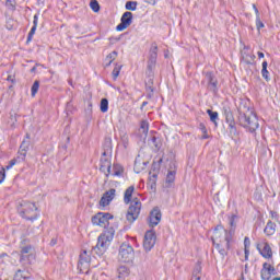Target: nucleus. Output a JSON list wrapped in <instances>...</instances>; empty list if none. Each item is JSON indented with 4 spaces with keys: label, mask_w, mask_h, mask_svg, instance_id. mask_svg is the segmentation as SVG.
<instances>
[{
    "label": "nucleus",
    "mask_w": 280,
    "mask_h": 280,
    "mask_svg": "<svg viewBox=\"0 0 280 280\" xmlns=\"http://www.w3.org/2000/svg\"><path fill=\"white\" fill-rule=\"evenodd\" d=\"M115 237V229L109 228L105 230L97 238V244L92 248V255H97L102 257L106 250H108V246H110V242H113Z\"/></svg>",
    "instance_id": "obj_3"
},
{
    "label": "nucleus",
    "mask_w": 280,
    "mask_h": 280,
    "mask_svg": "<svg viewBox=\"0 0 280 280\" xmlns=\"http://www.w3.org/2000/svg\"><path fill=\"white\" fill-rule=\"evenodd\" d=\"M165 58H167V55H165Z\"/></svg>",
    "instance_id": "obj_58"
},
{
    "label": "nucleus",
    "mask_w": 280,
    "mask_h": 280,
    "mask_svg": "<svg viewBox=\"0 0 280 280\" xmlns=\"http://www.w3.org/2000/svg\"><path fill=\"white\" fill-rule=\"evenodd\" d=\"M211 240L221 257H226L229 248H231V237H229V232H226L224 226L218 225L213 231Z\"/></svg>",
    "instance_id": "obj_2"
},
{
    "label": "nucleus",
    "mask_w": 280,
    "mask_h": 280,
    "mask_svg": "<svg viewBox=\"0 0 280 280\" xmlns=\"http://www.w3.org/2000/svg\"><path fill=\"white\" fill-rule=\"evenodd\" d=\"M39 86H40V83H39L38 81H35V82L33 83L32 89H31V91H32V96H33V97H35L36 94L38 93Z\"/></svg>",
    "instance_id": "obj_39"
},
{
    "label": "nucleus",
    "mask_w": 280,
    "mask_h": 280,
    "mask_svg": "<svg viewBox=\"0 0 280 280\" xmlns=\"http://www.w3.org/2000/svg\"><path fill=\"white\" fill-rule=\"evenodd\" d=\"M12 259H14V261H11V264H16V259H20V261H28L30 264V259H34V254H32V246L22 247L21 256L19 253H13Z\"/></svg>",
    "instance_id": "obj_9"
},
{
    "label": "nucleus",
    "mask_w": 280,
    "mask_h": 280,
    "mask_svg": "<svg viewBox=\"0 0 280 280\" xmlns=\"http://www.w3.org/2000/svg\"><path fill=\"white\" fill-rule=\"evenodd\" d=\"M236 226H237V215H232L230 218V234L235 233Z\"/></svg>",
    "instance_id": "obj_29"
},
{
    "label": "nucleus",
    "mask_w": 280,
    "mask_h": 280,
    "mask_svg": "<svg viewBox=\"0 0 280 280\" xmlns=\"http://www.w3.org/2000/svg\"><path fill=\"white\" fill-rule=\"evenodd\" d=\"M120 23L117 25V32H124V30H128L130 25H132V12H125L120 19Z\"/></svg>",
    "instance_id": "obj_12"
},
{
    "label": "nucleus",
    "mask_w": 280,
    "mask_h": 280,
    "mask_svg": "<svg viewBox=\"0 0 280 280\" xmlns=\"http://www.w3.org/2000/svg\"><path fill=\"white\" fill-rule=\"evenodd\" d=\"M31 71H32V73H34V71H36V67H33V68L31 69Z\"/></svg>",
    "instance_id": "obj_53"
},
{
    "label": "nucleus",
    "mask_w": 280,
    "mask_h": 280,
    "mask_svg": "<svg viewBox=\"0 0 280 280\" xmlns=\"http://www.w3.org/2000/svg\"><path fill=\"white\" fill-rule=\"evenodd\" d=\"M254 12H255V14H256V19H260V18H259V9H256Z\"/></svg>",
    "instance_id": "obj_48"
},
{
    "label": "nucleus",
    "mask_w": 280,
    "mask_h": 280,
    "mask_svg": "<svg viewBox=\"0 0 280 280\" xmlns=\"http://www.w3.org/2000/svg\"><path fill=\"white\" fill-rule=\"evenodd\" d=\"M199 129L202 132L201 139H209V133L207 132V127L205 126V124H200Z\"/></svg>",
    "instance_id": "obj_41"
},
{
    "label": "nucleus",
    "mask_w": 280,
    "mask_h": 280,
    "mask_svg": "<svg viewBox=\"0 0 280 280\" xmlns=\"http://www.w3.org/2000/svg\"><path fill=\"white\" fill-rule=\"evenodd\" d=\"M145 162H141V156L138 155V158L135 161V171L137 172V174H139L140 170H145Z\"/></svg>",
    "instance_id": "obj_26"
},
{
    "label": "nucleus",
    "mask_w": 280,
    "mask_h": 280,
    "mask_svg": "<svg viewBox=\"0 0 280 280\" xmlns=\"http://www.w3.org/2000/svg\"><path fill=\"white\" fill-rule=\"evenodd\" d=\"M101 113H108V100L102 98L101 101Z\"/></svg>",
    "instance_id": "obj_36"
},
{
    "label": "nucleus",
    "mask_w": 280,
    "mask_h": 280,
    "mask_svg": "<svg viewBox=\"0 0 280 280\" xmlns=\"http://www.w3.org/2000/svg\"><path fill=\"white\" fill-rule=\"evenodd\" d=\"M159 58V45L156 43L151 44L149 50V57L147 61V69L149 73H152L156 69V59Z\"/></svg>",
    "instance_id": "obj_7"
},
{
    "label": "nucleus",
    "mask_w": 280,
    "mask_h": 280,
    "mask_svg": "<svg viewBox=\"0 0 280 280\" xmlns=\"http://www.w3.org/2000/svg\"><path fill=\"white\" fill-rule=\"evenodd\" d=\"M12 27H14V20H9L7 22V28L12 30Z\"/></svg>",
    "instance_id": "obj_47"
},
{
    "label": "nucleus",
    "mask_w": 280,
    "mask_h": 280,
    "mask_svg": "<svg viewBox=\"0 0 280 280\" xmlns=\"http://www.w3.org/2000/svg\"><path fill=\"white\" fill-rule=\"evenodd\" d=\"M144 106H148V102H143V103H142V108H143Z\"/></svg>",
    "instance_id": "obj_52"
},
{
    "label": "nucleus",
    "mask_w": 280,
    "mask_h": 280,
    "mask_svg": "<svg viewBox=\"0 0 280 280\" xmlns=\"http://www.w3.org/2000/svg\"><path fill=\"white\" fill-rule=\"evenodd\" d=\"M258 58H264V52L258 51Z\"/></svg>",
    "instance_id": "obj_51"
},
{
    "label": "nucleus",
    "mask_w": 280,
    "mask_h": 280,
    "mask_svg": "<svg viewBox=\"0 0 280 280\" xmlns=\"http://www.w3.org/2000/svg\"><path fill=\"white\" fill-rule=\"evenodd\" d=\"M277 231V224L272 223L271 221H269L264 230L265 234L270 236V235H275Z\"/></svg>",
    "instance_id": "obj_24"
},
{
    "label": "nucleus",
    "mask_w": 280,
    "mask_h": 280,
    "mask_svg": "<svg viewBox=\"0 0 280 280\" xmlns=\"http://www.w3.org/2000/svg\"><path fill=\"white\" fill-rule=\"evenodd\" d=\"M161 222V210L159 208H154L149 217L150 226L154 228Z\"/></svg>",
    "instance_id": "obj_19"
},
{
    "label": "nucleus",
    "mask_w": 280,
    "mask_h": 280,
    "mask_svg": "<svg viewBox=\"0 0 280 280\" xmlns=\"http://www.w3.org/2000/svg\"><path fill=\"white\" fill-rule=\"evenodd\" d=\"M207 113L210 117V120L213 121L214 126H218V119H219V114L218 112H213L211 109H207Z\"/></svg>",
    "instance_id": "obj_30"
},
{
    "label": "nucleus",
    "mask_w": 280,
    "mask_h": 280,
    "mask_svg": "<svg viewBox=\"0 0 280 280\" xmlns=\"http://www.w3.org/2000/svg\"><path fill=\"white\" fill-rule=\"evenodd\" d=\"M28 279L27 275H25V271L18 270L14 276V280H25Z\"/></svg>",
    "instance_id": "obj_34"
},
{
    "label": "nucleus",
    "mask_w": 280,
    "mask_h": 280,
    "mask_svg": "<svg viewBox=\"0 0 280 280\" xmlns=\"http://www.w3.org/2000/svg\"><path fill=\"white\" fill-rule=\"evenodd\" d=\"M16 165V160H11L9 165L5 166V170H12Z\"/></svg>",
    "instance_id": "obj_46"
},
{
    "label": "nucleus",
    "mask_w": 280,
    "mask_h": 280,
    "mask_svg": "<svg viewBox=\"0 0 280 280\" xmlns=\"http://www.w3.org/2000/svg\"><path fill=\"white\" fill-rule=\"evenodd\" d=\"M101 172H104L105 176L110 174V158L106 156V152H103L101 158Z\"/></svg>",
    "instance_id": "obj_17"
},
{
    "label": "nucleus",
    "mask_w": 280,
    "mask_h": 280,
    "mask_svg": "<svg viewBox=\"0 0 280 280\" xmlns=\"http://www.w3.org/2000/svg\"><path fill=\"white\" fill-rule=\"evenodd\" d=\"M36 27H38V14L34 15L33 20V27L31 28L28 36H27V42L32 40L34 38V34H36Z\"/></svg>",
    "instance_id": "obj_23"
},
{
    "label": "nucleus",
    "mask_w": 280,
    "mask_h": 280,
    "mask_svg": "<svg viewBox=\"0 0 280 280\" xmlns=\"http://www.w3.org/2000/svg\"><path fill=\"white\" fill-rule=\"evenodd\" d=\"M254 11L257 10V5L253 4Z\"/></svg>",
    "instance_id": "obj_55"
},
{
    "label": "nucleus",
    "mask_w": 280,
    "mask_h": 280,
    "mask_svg": "<svg viewBox=\"0 0 280 280\" xmlns=\"http://www.w3.org/2000/svg\"><path fill=\"white\" fill-rule=\"evenodd\" d=\"M114 176H121L124 174V166L120 164H114Z\"/></svg>",
    "instance_id": "obj_33"
},
{
    "label": "nucleus",
    "mask_w": 280,
    "mask_h": 280,
    "mask_svg": "<svg viewBox=\"0 0 280 280\" xmlns=\"http://www.w3.org/2000/svg\"><path fill=\"white\" fill-rule=\"evenodd\" d=\"M0 261H2V264H7V261H10V256H8L5 253L1 254Z\"/></svg>",
    "instance_id": "obj_44"
},
{
    "label": "nucleus",
    "mask_w": 280,
    "mask_h": 280,
    "mask_svg": "<svg viewBox=\"0 0 280 280\" xmlns=\"http://www.w3.org/2000/svg\"><path fill=\"white\" fill-rule=\"evenodd\" d=\"M5 180V167H1L0 170V185Z\"/></svg>",
    "instance_id": "obj_45"
},
{
    "label": "nucleus",
    "mask_w": 280,
    "mask_h": 280,
    "mask_svg": "<svg viewBox=\"0 0 280 280\" xmlns=\"http://www.w3.org/2000/svg\"><path fill=\"white\" fill-rule=\"evenodd\" d=\"M256 27H257L258 32H259V30L266 27V25L264 24V22H261V18H257V19H256Z\"/></svg>",
    "instance_id": "obj_43"
},
{
    "label": "nucleus",
    "mask_w": 280,
    "mask_h": 280,
    "mask_svg": "<svg viewBox=\"0 0 280 280\" xmlns=\"http://www.w3.org/2000/svg\"><path fill=\"white\" fill-rule=\"evenodd\" d=\"M113 214L108 212H98L92 218V223L96 226H102L103 229H106L108 224H110V220H113Z\"/></svg>",
    "instance_id": "obj_8"
},
{
    "label": "nucleus",
    "mask_w": 280,
    "mask_h": 280,
    "mask_svg": "<svg viewBox=\"0 0 280 280\" xmlns=\"http://www.w3.org/2000/svg\"><path fill=\"white\" fill-rule=\"evenodd\" d=\"M117 56H118V52L116 50H114L109 55H107L106 60H109L108 66L113 65V62L116 60Z\"/></svg>",
    "instance_id": "obj_35"
},
{
    "label": "nucleus",
    "mask_w": 280,
    "mask_h": 280,
    "mask_svg": "<svg viewBox=\"0 0 280 280\" xmlns=\"http://www.w3.org/2000/svg\"><path fill=\"white\" fill-rule=\"evenodd\" d=\"M137 192L135 191V186H129L124 194V202L125 205H130L127 211V220L128 222H135L137 218H139V213H141V200L136 197Z\"/></svg>",
    "instance_id": "obj_1"
},
{
    "label": "nucleus",
    "mask_w": 280,
    "mask_h": 280,
    "mask_svg": "<svg viewBox=\"0 0 280 280\" xmlns=\"http://www.w3.org/2000/svg\"><path fill=\"white\" fill-rule=\"evenodd\" d=\"M225 121L229 126L231 137H237V127L235 126V118L233 117V112L224 110Z\"/></svg>",
    "instance_id": "obj_10"
},
{
    "label": "nucleus",
    "mask_w": 280,
    "mask_h": 280,
    "mask_svg": "<svg viewBox=\"0 0 280 280\" xmlns=\"http://www.w3.org/2000/svg\"><path fill=\"white\" fill-rule=\"evenodd\" d=\"M270 213H271V218H277V212L271 211Z\"/></svg>",
    "instance_id": "obj_50"
},
{
    "label": "nucleus",
    "mask_w": 280,
    "mask_h": 280,
    "mask_svg": "<svg viewBox=\"0 0 280 280\" xmlns=\"http://www.w3.org/2000/svg\"><path fill=\"white\" fill-rule=\"evenodd\" d=\"M260 275H261L262 280H270L272 278V275H276L275 267H272L268 262H265L262 265V269L260 271Z\"/></svg>",
    "instance_id": "obj_16"
},
{
    "label": "nucleus",
    "mask_w": 280,
    "mask_h": 280,
    "mask_svg": "<svg viewBox=\"0 0 280 280\" xmlns=\"http://www.w3.org/2000/svg\"><path fill=\"white\" fill-rule=\"evenodd\" d=\"M90 8L93 12H97L100 10V2H97V0H92L90 2Z\"/></svg>",
    "instance_id": "obj_42"
},
{
    "label": "nucleus",
    "mask_w": 280,
    "mask_h": 280,
    "mask_svg": "<svg viewBox=\"0 0 280 280\" xmlns=\"http://www.w3.org/2000/svg\"><path fill=\"white\" fill-rule=\"evenodd\" d=\"M5 7L8 10H16V0H5Z\"/></svg>",
    "instance_id": "obj_37"
},
{
    "label": "nucleus",
    "mask_w": 280,
    "mask_h": 280,
    "mask_svg": "<svg viewBox=\"0 0 280 280\" xmlns=\"http://www.w3.org/2000/svg\"><path fill=\"white\" fill-rule=\"evenodd\" d=\"M244 246H245V260L248 261V255H250V250L248 248H250V238H248L247 236L244 240Z\"/></svg>",
    "instance_id": "obj_31"
},
{
    "label": "nucleus",
    "mask_w": 280,
    "mask_h": 280,
    "mask_svg": "<svg viewBox=\"0 0 280 280\" xmlns=\"http://www.w3.org/2000/svg\"><path fill=\"white\" fill-rule=\"evenodd\" d=\"M126 10H131V12H135L137 10V2L135 1H128L125 5Z\"/></svg>",
    "instance_id": "obj_40"
},
{
    "label": "nucleus",
    "mask_w": 280,
    "mask_h": 280,
    "mask_svg": "<svg viewBox=\"0 0 280 280\" xmlns=\"http://www.w3.org/2000/svg\"><path fill=\"white\" fill-rule=\"evenodd\" d=\"M206 80L208 82V89L209 91H212V93L218 92V79L213 75L212 72H207L206 73Z\"/></svg>",
    "instance_id": "obj_20"
},
{
    "label": "nucleus",
    "mask_w": 280,
    "mask_h": 280,
    "mask_svg": "<svg viewBox=\"0 0 280 280\" xmlns=\"http://www.w3.org/2000/svg\"><path fill=\"white\" fill-rule=\"evenodd\" d=\"M37 1H39V3H43V1H45V0H37Z\"/></svg>",
    "instance_id": "obj_56"
},
{
    "label": "nucleus",
    "mask_w": 280,
    "mask_h": 280,
    "mask_svg": "<svg viewBox=\"0 0 280 280\" xmlns=\"http://www.w3.org/2000/svg\"><path fill=\"white\" fill-rule=\"evenodd\" d=\"M149 144L151 148H154V150H161V140L154 136L150 139Z\"/></svg>",
    "instance_id": "obj_27"
},
{
    "label": "nucleus",
    "mask_w": 280,
    "mask_h": 280,
    "mask_svg": "<svg viewBox=\"0 0 280 280\" xmlns=\"http://www.w3.org/2000/svg\"><path fill=\"white\" fill-rule=\"evenodd\" d=\"M118 259L124 264H132L135 261V248L130 244L122 243L119 248Z\"/></svg>",
    "instance_id": "obj_6"
},
{
    "label": "nucleus",
    "mask_w": 280,
    "mask_h": 280,
    "mask_svg": "<svg viewBox=\"0 0 280 280\" xmlns=\"http://www.w3.org/2000/svg\"><path fill=\"white\" fill-rule=\"evenodd\" d=\"M257 250L265 259H272V248L267 242L259 243L257 245Z\"/></svg>",
    "instance_id": "obj_14"
},
{
    "label": "nucleus",
    "mask_w": 280,
    "mask_h": 280,
    "mask_svg": "<svg viewBox=\"0 0 280 280\" xmlns=\"http://www.w3.org/2000/svg\"><path fill=\"white\" fill-rule=\"evenodd\" d=\"M30 148V142L23 141L20 147V154L21 156H27V150Z\"/></svg>",
    "instance_id": "obj_32"
},
{
    "label": "nucleus",
    "mask_w": 280,
    "mask_h": 280,
    "mask_svg": "<svg viewBox=\"0 0 280 280\" xmlns=\"http://www.w3.org/2000/svg\"><path fill=\"white\" fill-rule=\"evenodd\" d=\"M261 75L266 82H270V72L268 71V61L262 62Z\"/></svg>",
    "instance_id": "obj_25"
},
{
    "label": "nucleus",
    "mask_w": 280,
    "mask_h": 280,
    "mask_svg": "<svg viewBox=\"0 0 280 280\" xmlns=\"http://www.w3.org/2000/svg\"><path fill=\"white\" fill-rule=\"evenodd\" d=\"M154 244H156V234L153 231H148L144 235L143 248L147 253H150L152 248H154Z\"/></svg>",
    "instance_id": "obj_11"
},
{
    "label": "nucleus",
    "mask_w": 280,
    "mask_h": 280,
    "mask_svg": "<svg viewBox=\"0 0 280 280\" xmlns=\"http://www.w3.org/2000/svg\"><path fill=\"white\" fill-rule=\"evenodd\" d=\"M174 180H176V165L175 164H173V167L171 166V170H168V172H167L164 187H166V188L173 187Z\"/></svg>",
    "instance_id": "obj_18"
},
{
    "label": "nucleus",
    "mask_w": 280,
    "mask_h": 280,
    "mask_svg": "<svg viewBox=\"0 0 280 280\" xmlns=\"http://www.w3.org/2000/svg\"><path fill=\"white\" fill-rule=\"evenodd\" d=\"M115 194H117V190H115L114 188L107 190L101 198L100 206L108 207V205H110V202H113V200L115 199Z\"/></svg>",
    "instance_id": "obj_15"
},
{
    "label": "nucleus",
    "mask_w": 280,
    "mask_h": 280,
    "mask_svg": "<svg viewBox=\"0 0 280 280\" xmlns=\"http://www.w3.org/2000/svg\"><path fill=\"white\" fill-rule=\"evenodd\" d=\"M149 130H150V124H148V120H142L140 124V128L138 130V135L141 141H145V139H148Z\"/></svg>",
    "instance_id": "obj_21"
},
{
    "label": "nucleus",
    "mask_w": 280,
    "mask_h": 280,
    "mask_svg": "<svg viewBox=\"0 0 280 280\" xmlns=\"http://www.w3.org/2000/svg\"><path fill=\"white\" fill-rule=\"evenodd\" d=\"M120 71H121V66L116 65L113 72H112V75H113L114 80H117V78H119Z\"/></svg>",
    "instance_id": "obj_38"
},
{
    "label": "nucleus",
    "mask_w": 280,
    "mask_h": 280,
    "mask_svg": "<svg viewBox=\"0 0 280 280\" xmlns=\"http://www.w3.org/2000/svg\"><path fill=\"white\" fill-rule=\"evenodd\" d=\"M240 126L246 128L249 132H255L259 128V120L257 119V114L250 108L246 112H241L238 116Z\"/></svg>",
    "instance_id": "obj_4"
},
{
    "label": "nucleus",
    "mask_w": 280,
    "mask_h": 280,
    "mask_svg": "<svg viewBox=\"0 0 280 280\" xmlns=\"http://www.w3.org/2000/svg\"><path fill=\"white\" fill-rule=\"evenodd\" d=\"M202 271V267L200 266V262H198L192 271V280H200V272Z\"/></svg>",
    "instance_id": "obj_28"
},
{
    "label": "nucleus",
    "mask_w": 280,
    "mask_h": 280,
    "mask_svg": "<svg viewBox=\"0 0 280 280\" xmlns=\"http://www.w3.org/2000/svg\"><path fill=\"white\" fill-rule=\"evenodd\" d=\"M36 211H38V208L34 202L21 201L18 203V213L24 220H31V221L36 220L37 218Z\"/></svg>",
    "instance_id": "obj_5"
},
{
    "label": "nucleus",
    "mask_w": 280,
    "mask_h": 280,
    "mask_svg": "<svg viewBox=\"0 0 280 280\" xmlns=\"http://www.w3.org/2000/svg\"><path fill=\"white\" fill-rule=\"evenodd\" d=\"M144 1H145V3H151V4H154V3H155L154 0H144Z\"/></svg>",
    "instance_id": "obj_49"
},
{
    "label": "nucleus",
    "mask_w": 280,
    "mask_h": 280,
    "mask_svg": "<svg viewBox=\"0 0 280 280\" xmlns=\"http://www.w3.org/2000/svg\"><path fill=\"white\" fill-rule=\"evenodd\" d=\"M117 277L119 280H126L128 277H130V268L127 266H119L117 269Z\"/></svg>",
    "instance_id": "obj_22"
},
{
    "label": "nucleus",
    "mask_w": 280,
    "mask_h": 280,
    "mask_svg": "<svg viewBox=\"0 0 280 280\" xmlns=\"http://www.w3.org/2000/svg\"><path fill=\"white\" fill-rule=\"evenodd\" d=\"M51 246H56V241H51Z\"/></svg>",
    "instance_id": "obj_54"
},
{
    "label": "nucleus",
    "mask_w": 280,
    "mask_h": 280,
    "mask_svg": "<svg viewBox=\"0 0 280 280\" xmlns=\"http://www.w3.org/2000/svg\"><path fill=\"white\" fill-rule=\"evenodd\" d=\"M91 264V255L85 249L80 254L78 268L81 272L89 270Z\"/></svg>",
    "instance_id": "obj_13"
},
{
    "label": "nucleus",
    "mask_w": 280,
    "mask_h": 280,
    "mask_svg": "<svg viewBox=\"0 0 280 280\" xmlns=\"http://www.w3.org/2000/svg\"><path fill=\"white\" fill-rule=\"evenodd\" d=\"M273 280H280V278H275Z\"/></svg>",
    "instance_id": "obj_57"
}]
</instances>
